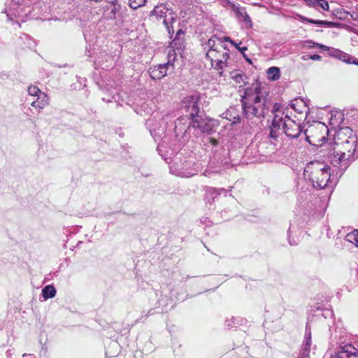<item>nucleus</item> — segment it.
Instances as JSON below:
<instances>
[{"label": "nucleus", "mask_w": 358, "mask_h": 358, "mask_svg": "<svg viewBox=\"0 0 358 358\" xmlns=\"http://www.w3.org/2000/svg\"><path fill=\"white\" fill-rule=\"evenodd\" d=\"M348 127L341 129L335 137V145L331 150V159L334 166L341 164L346 168L356 150V140Z\"/></svg>", "instance_id": "f257e3e1"}, {"label": "nucleus", "mask_w": 358, "mask_h": 358, "mask_svg": "<svg viewBox=\"0 0 358 358\" xmlns=\"http://www.w3.org/2000/svg\"><path fill=\"white\" fill-rule=\"evenodd\" d=\"M304 176L315 188L324 189L330 182L329 167L323 162H312L304 170Z\"/></svg>", "instance_id": "f03ea898"}, {"label": "nucleus", "mask_w": 358, "mask_h": 358, "mask_svg": "<svg viewBox=\"0 0 358 358\" xmlns=\"http://www.w3.org/2000/svg\"><path fill=\"white\" fill-rule=\"evenodd\" d=\"M273 112L274 117L272 125L274 128L280 129L282 127L285 134L292 138H297L301 134L303 131L301 124L292 120L287 115L284 117V113L281 110L280 104H274Z\"/></svg>", "instance_id": "7ed1b4c3"}, {"label": "nucleus", "mask_w": 358, "mask_h": 358, "mask_svg": "<svg viewBox=\"0 0 358 358\" xmlns=\"http://www.w3.org/2000/svg\"><path fill=\"white\" fill-rule=\"evenodd\" d=\"M268 92L259 83H253L250 87L245 89L244 93L241 96L243 111L257 101L260 103H262L261 101H267L268 100Z\"/></svg>", "instance_id": "20e7f679"}, {"label": "nucleus", "mask_w": 358, "mask_h": 358, "mask_svg": "<svg viewBox=\"0 0 358 358\" xmlns=\"http://www.w3.org/2000/svg\"><path fill=\"white\" fill-rule=\"evenodd\" d=\"M328 134V127L321 122H314L304 131L306 141L313 145H322L326 141Z\"/></svg>", "instance_id": "39448f33"}, {"label": "nucleus", "mask_w": 358, "mask_h": 358, "mask_svg": "<svg viewBox=\"0 0 358 358\" xmlns=\"http://www.w3.org/2000/svg\"><path fill=\"white\" fill-rule=\"evenodd\" d=\"M150 17L154 22L164 24L169 34L173 33L171 24L176 21V16L173 10L162 4L157 6L152 11Z\"/></svg>", "instance_id": "423d86ee"}, {"label": "nucleus", "mask_w": 358, "mask_h": 358, "mask_svg": "<svg viewBox=\"0 0 358 358\" xmlns=\"http://www.w3.org/2000/svg\"><path fill=\"white\" fill-rule=\"evenodd\" d=\"M261 102L262 103L257 101V103L251 104L252 106H250V108L243 110V115L247 120L254 122H255V120H259L264 117L268 112L270 104L269 100Z\"/></svg>", "instance_id": "0eeeda50"}, {"label": "nucleus", "mask_w": 358, "mask_h": 358, "mask_svg": "<svg viewBox=\"0 0 358 358\" xmlns=\"http://www.w3.org/2000/svg\"><path fill=\"white\" fill-rule=\"evenodd\" d=\"M200 96L196 94L188 95L182 101V106L189 113L190 115H195L199 113V101Z\"/></svg>", "instance_id": "6e6552de"}, {"label": "nucleus", "mask_w": 358, "mask_h": 358, "mask_svg": "<svg viewBox=\"0 0 358 358\" xmlns=\"http://www.w3.org/2000/svg\"><path fill=\"white\" fill-rule=\"evenodd\" d=\"M126 11V7L122 6L117 0L112 1L108 6L107 17L110 20L122 19Z\"/></svg>", "instance_id": "1a4fd4ad"}, {"label": "nucleus", "mask_w": 358, "mask_h": 358, "mask_svg": "<svg viewBox=\"0 0 358 358\" xmlns=\"http://www.w3.org/2000/svg\"><path fill=\"white\" fill-rule=\"evenodd\" d=\"M331 358H358V350L351 344L341 346L338 352Z\"/></svg>", "instance_id": "9d476101"}, {"label": "nucleus", "mask_w": 358, "mask_h": 358, "mask_svg": "<svg viewBox=\"0 0 358 358\" xmlns=\"http://www.w3.org/2000/svg\"><path fill=\"white\" fill-rule=\"evenodd\" d=\"M312 343L310 329L306 327L302 349L298 358H310V349Z\"/></svg>", "instance_id": "9b49d317"}, {"label": "nucleus", "mask_w": 358, "mask_h": 358, "mask_svg": "<svg viewBox=\"0 0 358 358\" xmlns=\"http://www.w3.org/2000/svg\"><path fill=\"white\" fill-rule=\"evenodd\" d=\"M170 65V61L166 64L155 66L150 69V77L154 80H159L164 78L167 73L168 66Z\"/></svg>", "instance_id": "f8f14e48"}, {"label": "nucleus", "mask_w": 358, "mask_h": 358, "mask_svg": "<svg viewBox=\"0 0 358 358\" xmlns=\"http://www.w3.org/2000/svg\"><path fill=\"white\" fill-rule=\"evenodd\" d=\"M23 0H11L12 6L10 7L7 17L9 20H12V16H20L22 13L24 12V9L21 7L22 2Z\"/></svg>", "instance_id": "ddd939ff"}, {"label": "nucleus", "mask_w": 358, "mask_h": 358, "mask_svg": "<svg viewBox=\"0 0 358 358\" xmlns=\"http://www.w3.org/2000/svg\"><path fill=\"white\" fill-rule=\"evenodd\" d=\"M192 117V126L194 128L199 129L201 132H208L209 129L208 126L204 119L199 115H190Z\"/></svg>", "instance_id": "4468645a"}, {"label": "nucleus", "mask_w": 358, "mask_h": 358, "mask_svg": "<svg viewBox=\"0 0 358 358\" xmlns=\"http://www.w3.org/2000/svg\"><path fill=\"white\" fill-rule=\"evenodd\" d=\"M229 59V55L226 52H221V56L218 58L215 64L213 63V67L219 71L220 76H222V70L227 66V60Z\"/></svg>", "instance_id": "2eb2a0df"}, {"label": "nucleus", "mask_w": 358, "mask_h": 358, "mask_svg": "<svg viewBox=\"0 0 358 358\" xmlns=\"http://www.w3.org/2000/svg\"><path fill=\"white\" fill-rule=\"evenodd\" d=\"M183 34L184 33L180 29L177 32L176 38L171 43L170 48L173 49V52H175L176 49L179 52L185 48L184 40L180 38V35Z\"/></svg>", "instance_id": "dca6fc26"}, {"label": "nucleus", "mask_w": 358, "mask_h": 358, "mask_svg": "<svg viewBox=\"0 0 358 358\" xmlns=\"http://www.w3.org/2000/svg\"><path fill=\"white\" fill-rule=\"evenodd\" d=\"M222 41L220 38H217L216 36H211L206 43H205L204 49L205 50H212L215 48H222Z\"/></svg>", "instance_id": "f3484780"}, {"label": "nucleus", "mask_w": 358, "mask_h": 358, "mask_svg": "<svg viewBox=\"0 0 358 358\" xmlns=\"http://www.w3.org/2000/svg\"><path fill=\"white\" fill-rule=\"evenodd\" d=\"M49 104V98L46 94L41 92L38 96L37 101L31 103V106L43 109L44 107Z\"/></svg>", "instance_id": "a211bd4d"}, {"label": "nucleus", "mask_w": 358, "mask_h": 358, "mask_svg": "<svg viewBox=\"0 0 358 358\" xmlns=\"http://www.w3.org/2000/svg\"><path fill=\"white\" fill-rule=\"evenodd\" d=\"M221 49L215 48L207 50L206 57L210 59L212 66L213 63L215 64L220 56H221Z\"/></svg>", "instance_id": "6ab92c4d"}, {"label": "nucleus", "mask_w": 358, "mask_h": 358, "mask_svg": "<svg viewBox=\"0 0 358 358\" xmlns=\"http://www.w3.org/2000/svg\"><path fill=\"white\" fill-rule=\"evenodd\" d=\"M268 78L271 80L275 81L280 78V70L278 67L273 66L270 67L267 70Z\"/></svg>", "instance_id": "aec40b11"}, {"label": "nucleus", "mask_w": 358, "mask_h": 358, "mask_svg": "<svg viewBox=\"0 0 358 358\" xmlns=\"http://www.w3.org/2000/svg\"><path fill=\"white\" fill-rule=\"evenodd\" d=\"M56 294V289L52 285H47L42 289V295L45 299L53 298Z\"/></svg>", "instance_id": "412c9836"}, {"label": "nucleus", "mask_w": 358, "mask_h": 358, "mask_svg": "<svg viewBox=\"0 0 358 358\" xmlns=\"http://www.w3.org/2000/svg\"><path fill=\"white\" fill-rule=\"evenodd\" d=\"M299 18L302 22H306L311 23V24H318V25H325V26H328V27L333 25V22H329L327 20H315L313 19L307 18V17L301 16V15L299 16Z\"/></svg>", "instance_id": "4be33fe9"}, {"label": "nucleus", "mask_w": 358, "mask_h": 358, "mask_svg": "<svg viewBox=\"0 0 358 358\" xmlns=\"http://www.w3.org/2000/svg\"><path fill=\"white\" fill-rule=\"evenodd\" d=\"M346 241L358 247V230H354L346 236Z\"/></svg>", "instance_id": "5701e85b"}, {"label": "nucleus", "mask_w": 358, "mask_h": 358, "mask_svg": "<svg viewBox=\"0 0 358 358\" xmlns=\"http://www.w3.org/2000/svg\"><path fill=\"white\" fill-rule=\"evenodd\" d=\"M147 0H129V5L132 9H137L143 6Z\"/></svg>", "instance_id": "b1692460"}, {"label": "nucleus", "mask_w": 358, "mask_h": 358, "mask_svg": "<svg viewBox=\"0 0 358 358\" xmlns=\"http://www.w3.org/2000/svg\"><path fill=\"white\" fill-rule=\"evenodd\" d=\"M341 59L348 64H355L358 65V61H355V59L350 57L349 55L346 53H342L341 56Z\"/></svg>", "instance_id": "393cba45"}, {"label": "nucleus", "mask_w": 358, "mask_h": 358, "mask_svg": "<svg viewBox=\"0 0 358 358\" xmlns=\"http://www.w3.org/2000/svg\"><path fill=\"white\" fill-rule=\"evenodd\" d=\"M42 92L36 86H30L28 88V93L31 96H38Z\"/></svg>", "instance_id": "a878e982"}, {"label": "nucleus", "mask_w": 358, "mask_h": 358, "mask_svg": "<svg viewBox=\"0 0 358 358\" xmlns=\"http://www.w3.org/2000/svg\"><path fill=\"white\" fill-rule=\"evenodd\" d=\"M231 78L236 81L237 83H241L243 81V75L240 73L238 71H234L231 73Z\"/></svg>", "instance_id": "bb28decb"}, {"label": "nucleus", "mask_w": 358, "mask_h": 358, "mask_svg": "<svg viewBox=\"0 0 358 358\" xmlns=\"http://www.w3.org/2000/svg\"><path fill=\"white\" fill-rule=\"evenodd\" d=\"M239 13L242 15V17L243 18V21L246 24H249L250 25H251V20H250V17H249V15L247 14V13L243 10H242L241 11H239Z\"/></svg>", "instance_id": "cd10ccee"}, {"label": "nucleus", "mask_w": 358, "mask_h": 358, "mask_svg": "<svg viewBox=\"0 0 358 358\" xmlns=\"http://www.w3.org/2000/svg\"><path fill=\"white\" fill-rule=\"evenodd\" d=\"M317 6H320L324 10H329V6L326 0H319Z\"/></svg>", "instance_id": "c85d7f7f"}, {"label": "nucleus", "mask_w": 358, "mask_h": 358, "mask_svg": "<svg viewBox=\"0 0 358 358\" xmlns=\"http://www.w3.org/2000/svg\"><path fill=\"white\" fill-rule=\"evenodd\" d=\"M276 129L278 130V128H274V127L272 125V128L270 131V134H269V136L271 138H276L277 136H278V134H277V131Z\"/></svg>", "instance_id": "c756f323"}, {"label": "nucleus", "mask_w": 358, "mask_h": 358, "mask_svg": "<svg viewBox=\"0 0 358 358\" xmlns=\"http://www.w3.org/2000/svg\"><path fill=\"white\" fill-rule=\"evenodd\" d=\"M241 42H240L239 43H235L234 45L235 46V48L241 52L243 53L245 50H247V47L245 46H243V47H241Z\"/></svg>", "instance_id": "7c9ffc66"}, {"label": "nucleus", "mask_w": 358, "mask_h": 358, "mask_svg": "<svg viewBox=\"0 0 358 358\" xmlns=\"http://www.w3.org/2000/svg\"><path fill=\"white\" fill-rule=\"evenodd\" d=\"M313 45H311L312 47H319L321 49L324 50H329V48L326 45H322V44H319V43H313V42H310Z\"/></svg>", "instance_id": "2f4dec72"}, {"label": "nucleus", "mask_w": 358, "mask_h": 358, "mask_svg": "<svg viewBox=\"0 0 358 358\" xmlns=\"http://www.w3.org/2000/svg\"><path fill=\"white\" fill-rule=\"evenodd\" d=\"M310 59L315 60V61H317V60H320L322 59V57L319 55H310Z\"/></svg>", "instance_id": "473e14b6"}, {"label": "nucleus", "mask_w": 358, "mask_h": 358, "mask_svg": "<svg viewBox=\"0 0 358 358\" xmlns=\"http://www.w3.org/2000/svg\"><path fill=\"white\" fill-rule=\"evenodd\" d=\"M224 41H226V42H229L231 43L232 45H234L236 43H234V41H233L230 37L229 36H224Z\"/></svg>", "instance_id": "72a5a7b5"}, {"label": "nucleus", "mask_w": 358, "mask_h": 358, "mask_svg": "<svg viewBox=\"0 0 358 358\" xmlns=\"http://www.w3.org/2000/svg\"><path fill=\"white\" fill-rule=\"evenodd\" d=\"M194 174H195V173H185L184 172L180 173V176L182 177H189L190 176H192Z\"/></svg>", "instance_id": "f704fd0d"}, {"label": "nucleus", "mask_w": 358, "mask_h": 358, "mask_svg": "<svg viewBox=\"0 0 358 358\" xmlns=\"http://www.w3.org/2000/svg\"><path fill=\"white\" fill-rule=\"evenodd\" d=\"M239 121H240V117H237V119H236V120H235V121H234V122H239Z\"/></svg>", "instance_id": "c9c22d12"}, {"label": "nucleus", "mask_w": 358, "mask_h": 358, "mask_svg": "<svg viewBox=\"0 0 358 358\" xmlns=\"http://www.w3.org/2000/svg\"><path fill=\"white\" fill-rule=\"evenodd\" d=\"M292 107L295 110H296V109L295 108V105L294 103H292Z\"/></svg>", "instance_id": "e433bc0d"}, {"label": "nucleus", "mask_w": 358, "mask_h": 358, "mask_svg": "<svg viewBox=\"0 0 358 358\" xmlns=\"http://www.w3.org/2000/svg\"><path fill=\"white\" fill-rule=\"evenodd\" d=\"M357 17H358V15H357Z\"/></svg>", "instance_id": "4c0bfd02"}]
</instances>
